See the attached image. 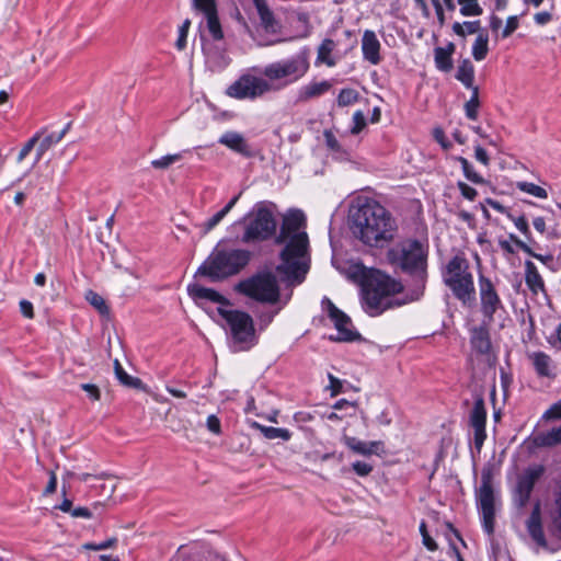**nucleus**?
Listing matches in <instances>:
<instances>
[{
  "label": "nucleus",
  "mask_w": 561,
  "mask_h": 561,
  "mask_svg": "<svg viewBox=\"0 0 561 561\" xmlns=\"http://www.w3.org/2000/svg\"><path fill=\"white\" fill-rule=\"evenodd\" d=\"M276 206L271 202H259L236 225H243L240 242L256 244L274 239L283 244L280 263L275 271L290 286L300 285L310 268L309 238L306 232V217L301 210H289L283 216L279 231L275 216Z\"/></svg>",
  "instance_id": "obj_1"
},
{
  "label": "nucleus",
  "mask_w": 561,
  "mask_h": 561,
  "mask_svg": "<svg viewBox=\"0 0 561 561\" xmlns=\"http://www.w3.org/2000/svg\"><path fill=\"white\" fill-rule=\"evenodd\" d=\"M351 219L354 236L369 247L382 248L393 241L398 232L396 218L374 199L354 208Z\"/></svg>",
  "instance_id": "obj_2"
},
{
  "label": "nucleus",
  "mask_w": 561,
  "mask_h": 561,
  "mask_svg": "<svg viewBox=\"0 0 561 561\" xmlns=\"http://www.w3.org/2000/svg\"><path fill=\"white\" fill-rule=\"evenodd\" d=\"M427 244L416 239L403 240L387 251L388 262L413 278L415 286L413 299L423 295L427 279Z\"/></svg>",
  "instance_id": "obj_3"
},
{
  "label": "nucleus",
  "mask_w": 561,
  "mask_h": 561,
  "mask_svg": "<svg viewBox=\"0 0 561 561\" xmlns=\"http://www.w3.org/2000/svg\"><path fill=\"white\" fill-rule=\"evenodd\" d=\"M443 284L463 308L477 305V289L471 264L461 251L453 255L440 268Z\"/></svg>",
  "instance_id": "obj_4"
},
{
  "label": "nucleus",
  "mask_w": 561,
  "mask_h": 561,
  "mask_svg": "<svg viewBox=\"0 0 561 561\" xmlns=\"http://www.w3.org/2000/svg\"><path fill=\"white\" fill-rule=\"evenodd\" d=\"M403 285L391 276L376 271L370 274L363 285V309L370 317L380 316L388 309L401 306L403 302L396 298Z\"/></svg>",
  "instance_id": "obj_5"
},
{
  "label": "nucleus",
  "mask_w": 561,
  "mask_h": 561,
  "mask_svg": "<svg viewBox=\"0 0 561 561\" xmlns=\"http://www.w3.org/2000/svg\"><path fill=\"white\" fill-rule=\"evenodd\" d=\"M251 259V251L245 249H215L198 267L197 274L219 282L239 274Z\"/></svg>",
  "instance_id": "obj_6"
},
{
  "label": "nucleus",
  "mask_w": 561,
  "mask_h": 561,
  "mask_svg": "<svg viewBox=\"0 0 561 561\" xmlns=\"http://www.w3.org/2000/svg\"><path fill=\"white\" fill-rule=\"evenodd\" d=\"M234 291L261 304L275 305L280 298L276 275L270 270L254 273L234 285Z\"/></svg>",
  "instance_id": "obj_7"
},
{
  "label": "nucleus",
  "mask_w": 561,
  "mask_h": 561,
  "mask_svg": "<svg viewBox=\"0 0 561 561\" xmlns=\"http://www.w3.org/2000/svg\"><path fill=\"white\" fill-rule=\"evenodd\" d=\"M217 311L229 328L236 352L249 351L257 344L254 321L248 312L222 307H218Z\"/></svg>",
  "instance_id": "obj_8"
},
{
  "label": "nucleus",
  "mask_w": 561,
  "mask_h": 561,
  "mask_svg": "<svg viewBox=\"0 0 561 561\" xmlns=\"http://www.w3.org/2000/svg\"><path fill=\"white\" fill-rule=\"evenodd\" d=\"M478 310L485 324H492L496 317L506 313L505 305L493 280L480 273L478 276Z\"/></svg>",
  "instance_id": "obj_9"
},
{
  "label": "nucleus",
  "mask_w": 561,
  "mask_h": 561,
  "mask_svg": "<svg viewBox=\"0 0 561 561\" xmlns=\"http://www.w3.org/2000/svg\"><path fill=\"white\" fill-rule=\"evenodd\" d=\"M492 480L493 476L491 469H483L481 473V484L476 492L481 525L489 536L493 535L495 528V496Z\"/></svg>",
  "instance_id": "obj_10"
},
{
  "label": "nucleus",
  "mask_w": 561,
  "mask_h": 561,
  "mask_svg": "<svg viewBox=\"0 0 561 561\" xmlns=\"http://www.w3.org/2000/svg\"><path fill=\"white\" fill-rule=\"evenodd\" d=\"M308 69L307 55L300 53L288 59L267 65L262 73L271 81L284 80V83L288 84L304 77Z\"/></svg>",
  "instance_id": "obj_11"
},
{
  "label": "nucleus",
  "mask_w": 561,
  "mask_h": 561,
  "mask_svg": "<svg viewBox=\"0 0 561 561\" xmlns=\"http://www.w3.org/2000/svg\"><path fill=\"white\" fill-rule=\"evenodd\" d=\"M273 85L261 77L242 75L227 88V95L238 100H255L270 92Z\"/></svg>",
  "instance_id": "obj_12"
},
{
  "label": "nucleus",
  "mask_w": 561,
  "mask_h": 561,
  "mask_svg": "<svg viewBox=\"0 0 561 561\" xmlns=\"http://www.w3.org/2000/svg\"><path fill=\"white\" fill-rule=\"evenodd\" d=\"M545 473V467L540 463L528 466L516 480L513 490V502L517 508H524L531 496L535 484Z\"/></svg>",
  "instance_id": "obj_13"
},
{
  "label": "nucleus",
  "mask_w": 561,
  "mask_h": 561,
  "mask_svg": "<svg viewBox=\"0 0 561 561\" xmlns=\"http://www.w3.org/2000/svg\"><path fill=\"white\" fill-rule=\"evenodd\" d=\"M321 305L337 331L336 336H330L331 341L353 342L360 339V334L353 330L351 318L340 310L328 297H323Z\"/></svg>",
  "instance_id": "obj_14"
},
{
  "label": "nucleus",
  "mask_w": 561,
  "mask_h": 561,
  "mask_svg": "<svg viewBox=\"0 0 561 561\" xmlns=\"http://www.w3.org/2000/svg\"><path fill=\"white\" fill-rule=\"evenodd\" d=\"M469 423L470 426L473 428L474 446L478 449V451H480L486 438V409L482 396H477L474 398L473 407L469 414Z\"/></svg>",
  "instance_id": "obj_15"
},
{
  "label": "nucleus",
  "mask_w": 561,
  "mask_h": 561,
  "mask_svg": "<svg viewBox=\"0 0 561 561\" xmlns=\"http://www.w3.org/2000/svg\"><path fill=\"white\" fill-rule=\"evenodd\" d=\"M483 321L470 330L471 348L479 355L489 356L492 351V343L489 327Z\"/></svg>",
  "instance_id": "obj_16"
},
{
  "label": "nucleus",
  "mask_w": 561,
  "mask_h": 561,
  "mask_svg": "<svg viewBox=\"0 0 561 561\" xmlns=\"http://www.w3.org/2000/svg\"><path fill=\"white\" fill-rule=\"evenodd\" d=\"M218 142L244 158H253L255 156V150L240 133L227 131L220 136Z\"/></svg>",
  "instance_id": "obj_17"
},
{
  "label": "nucleus",
  "mask_w": 561,
  "mask_h": 561,
  "mask_svg": "<svg viewBox=\"0 0 561 561\" xmlns=\"http://www.w3.org/2000/svg\"><path fill=\"white\" fill-rule=\"evenodd\" d=\"M527 357L538 377L549 379H553L556 377L557 366L549 354L542 351H536L528 353Z\"/></svg>",
  "instance_id": "obj_18"
},
{
  "label": "nucleus",
  "mask_w": 561,
  "mask_h": 561,
  "mask_svg": "<svg viewBox=\"0 0 561 561\" xmlns=\"http://www.w3.org/2000/svg\"><path fill=\"white\" fill-rule=\"evenodd\" d=\"M526 528L531 539L540 547L546 549L548 542L543 533L542 520H541V506L539 502L533 507V511L526 520Z\"/></svg>",
  "instance_id": "obj_19"
},
{
  "label": "nucleus",
  "mask_w": 561,
  "mask_h": 561,
  "mask_svg": "<svg viewBox=\"0 0 561 561\" xmlns=\"http://www.w3.org/2000/svg\"><path fill=\"white\" fill-rule=\"evenodd\" d=\"M380 42L371 30H366L362 37L363 58L371 65H378L381 61Z\"/></svg>",
  "instance_id": "obj_20"
},
{
  "label": "nucleus",
  "mask_w": 561,
  "mask_h": 561,
  "mask_svg": "<svg viewBox=\"0 0 561 561\" xmlns=\"http://www.w3.org/2000/svg\"><path fill=\"white\" fill-rule=\"evenodd\" d=\"M187 291L190 296L196 301H210L219 304L220 307L230 306L231 302L228 298L213 288L204 287L199 284L188 285Z\"/></svg>",
  "instance_id": "obj_21"
},
{
  "label": "nucleus",
  "mask_w": 561,
  "mask_h": 561,
  "mask_svg": "<svg viewBox=\"0 0 561 561\" xmlns=\"http://www.w3.org/2000/svg\"><path fill=\"white\" fill-rule=\"evenodd\" d=\"M343 442L355 454L363 456L378 455L383 451V443L381 440L366 443L353 436H344Z\"/></svg>",
  "instance_id": "obj_22"
},
{
  "label": "nucleus",
  "mask_w": 561,
  "mask_h": 561,
  "mask_svg": "<svg viewBox=\"0 0 561 561\" xmlns=\"http://www.w3.org/2000/svg\"><path fill=\"white\" fill-rule=\"evenodd\" d=\"M456 46L449 42L445 47L437 46L434 48V62L437 70L449 72L454 67L453 55Z\"/></svg>",
  "instance_id": "obj_23"
},
{
  "label": "nucleus",
  "mask_w": 561,
  "mask_h": 561,
  "mask_svg": "<svg viewBox=\"0 0 561 561\" xmlns=\"http://www.w3.org/2000/svg\"><path fill=\"white\" fill-rule=\"evenodd\" d=\"M525 283L528 289L534 294L546 293V285L537 266L533 261H525Z\"/></svg>",
  "instance_id": "obj_24"
},
{
  "label": "nucleus",
  "mask_w": 561,
  "mask_h": 561,
  "mask_svg": "<svg viewBox=\"0 0 561 561\" xmlns=\"http://www.w3.org/2000/svg\"><path fill=\"white\" fill-rule=\"evenodd\" d=\"M531 444L537 448H551L561 445V426L531 436Z\"/></svg>",
  "instance_id": "obj_25"
},
{
  "label": "nucleus",
  "mask_w": 561,
  "mask_h": 561,
  "mask_svg": "<svg viewBox=\"0 0 561 561\" xmlns=\"http://www.w3.org/2000/svg\"><path fill=\"white\" fill-rule=\"evenodd\" d=\"M510 240L512 242H514L517 245V248H519L523 252H525L529 256L538 260L539 262L545 264L552 272H556L558 270V267L554 265V257L551 253L541 254V253L535 252L533 247L529 243L520 240L518 237H516L513 233L510 234Z\"/></svg>",
  "instance_id": "obj_26"
},
{
  "label": "nucleus",
  "mask_w": 561,
  "mask_h": 561,
  "mask_svg": "<svg viewBox=\"0 0 561 561\" xmlns=\"http://www.w3.org/2000/svg\"><path fill=\"white\" fill-rule=\"evenodd\" d=\"M332 88V83L328 80L321 82H310L299 90L298 100L301 102L318 98L329 92Z\"/></svg>",
  "instance_id": "obj_27"
},
{
  "label": "nucleus",
  "mask_w": 561,
  "mask_h": 561,
  "mask_svg": "<svg viewBox=\"0 0 561 561\" xmlns=\"http://www.w3.org/2000/svg\"><path fill=\"white\" fill-rule=\"evenodd\" d=\"M455 77L467 89L473 90L474 88H478L477 85H473L474 67H473L472 62L467 58L459 62Z\"/></svg>",
  "instance_id": "obj_28"
},
{
  "label": "nucleus",
  "mask_w": 561,
  "mask_h": 561,
  "mask_svg": "<svg viewBox=\"0 0 561 561\" xmlns=\"http://www.w3.org/2000/svg\"><path fill=\"white\" fill-rule=\"evenodd\" d=\"M335 48V42L331 38H325L322 41L320 46L318 47V54L316 64H324L328 67H333L336 65V60L331 56L332 51Z\"/></svg>",
  "instance_id": "obj_29"
},
{
  "label": "nucleus",
  "mask_w": 561,
  "mask_h": 561,
  "mask_svg": "<svg viewBox=\"0 0 561 561\" xmlns=\"http://www.w3.org/2000/svg\"><path fill=\"white\" fill-rule=\"evenodd\" d=\"M114 371H115L116 378L123 386L128 387V388H135V389L140 388V386L142 383L141 380L137 377H133V376L128 375L122 367L118 359L114 360Z\"/></svg>",
  "instance_id": "obj_30"
},
{
  "label": "nucleus",
  "mask_w": 561,
  "mask_h": 561,
  "mask_svg": "<svg viewBox=\"0 0 561 561\" xmlns=\"http://www.w3.org/2000/svg\"><path fill=\"white\" fill-rule=\"evenodd\" d=\"M238 199H239V195L232 197L229 201V203L221 210L217 211L207 221H205L204 231L208 232V231L213 230L227 216V214L234 207Z\"/></svg>",
  "instance_id": "obj_31"
},
{
  "label": "nucleus",
  "mask_w": 561,
  "mask_h": 561,
  "mask_svg": "<svg viewBox=\"0 0 561 561\" xmlns=\"http://www.w3.org/2000/svg\"><path fill=\"white\" fill-rule=\"evenodd\" d=\"M253 426L260 430L263 436L267 439L280 438L283 440H289L291 437V434L287 428L265 426L259 423H254Z\"/></svg>",
  "instance_id": "obj_32"
},
{
  "label": "nucleus",
  "mask_w": 561,
  "mask_h": 561,
  "mask_svg": "<svg viewBox=\"0 0 561 561\" xmlns=\"http://www.w3.org/2000/svg\"><path fill=\"white\" fill-rule=\"evenodd\" d=\"M489 53V37L485 33H479L472 45V57L477 61L483 60Z\"/></svg>",
  "instance_id": "obj_33"
},
{
  "label": "nucleus",
  "mask_w": 561,
  "mask_h": 561,
  "mask_svg": "<svg viewBox=\"0 0 561 561\" xmlns=\"http://www.w3.org/2000/svg\"><path fill=\"white\" fill-rule=\"evenodd\" d=\"M453 32L460 36L466 37L467 35L476 34L481 28L480 21H465L463 23L455 22L451 26Z\"/></svg>",
  "instance_id": "obj_34"
},
{
  "label": "nucleus",
  "mask_w": 561,
  "mask_h": 561,
  "mask_svg": "<svg viewBox=\"0 0 561 561\" xmlns=\"http://www.w3.org/2000/svg\"><path fill=\"white\" fill-rule=\"evenodd\" d=\"M206 19L207 30L214 41L224 38V32L219 22L218 12L204 15Z\"/></svg>",
  "instance_id": "obj_35"
},
{
  "label": "nucleus",
  "mask_w": 561,
  "mask_h": 561,
  "mask_svg": "<svg viewBox=\"0 0 561 561\" xmlns=\"http://www.w3.org/2000/svg\"><path fill=\"white\" fill-rule=\"evenodd\" d=\"M359 101V92L353 88H344L340 91L336 103L340 107L353 105Z\"/></svg>",
  "instance_id": "obj_36"
},
{
  "label": "nucleus",
  "mask_w": 561,
  "mask_h": 561,
  "mask_svg": "<svg viewBox=\"0 0 561 561\" xmlns=\"http://www.w3.org/2000/svg\"><path fill=\"white\" fill-rule=\"evenodd\" d=\"M460 5L459 12L462 16H479L483 13V9L479 0H457Z\"/></svg>",
  "instance_id": "obj_37"
},
{
  "label": "nucleus",
  "mask_w": 561,
  "mask_h": 561,
  "mask_svg": "<svg viewBox=\"0 0 561 561\" xmlns=\"http://www.w3.org/2000/svg\"><path fill=\"white\" fill-rule=\"evenodd\" d=\"M259 13L262 25L265 30H271L274 26L275 20L274 14L267 7L265 0L254 4Z\"/></svg>",
  "instance_id": "obj_38"
},
{
  "label": "nucleus",
  "mask_w": 561,
  "mask_h": 561,
  "mask_svg": "<svg viewBox=\"0 0 561 561\" xmlns=\"http://www.w3.org/2000/svg\"><path fill=\"white\" fill-rule=\"evenodd\" d=\"M187 152H190V150H183L182 152L167 154L159 159H154L151 161V167L157 170H165L173 163L180 161L183 158L184 153Z\"/></svg>",
  "instance_id": "obj_39"
},
{
  "label": "nucleus",
  "mask_w": 561,
  "mask_h": 561,
  "mask_svg": "<svg viewBox=\"0 0 561 561\" xmlns=\"http://www.w3.org/2000/svg\"><path fill=\"white\" fill-rule=\"evenodd\" d=\"M456 160L460 163L462 172L467 180L474 184H483L484 179L473 169L472 164L463 157H456Z\"/></svg>",
  "instance_id": "obj_40"
},
{
  "label": "nucleus",
  "mask_w": 561,
  "mask_h": 561,
  "mask_svg": "<svg viewBox=\"0 0 561 561\" xmlns=\"http://www.w3.org/2000/svg\"><path fill=\"white\" fill-rule=\"evenodd\" d=\"M471 92L470 99L465 104V113L469 119L476 121L478 118V110L480 107L479 88H474Z\"/></svg>",
  "instance_id": "obj_41"
},
{
  "label": "nucleus",
  "mask_w": 561,
  "mask_h": 561,
  "mask_svg": "<svg viewBox=\"0 0 561 561\" xmlns=\"http://www.w3.org/2000/svg\"><path fill=\"white\" fill-rule=\"evenodd\" d=\"M70 128V123H68L62 130L56 133H50L42 139V150H48L51 146L58 144L65 135L68 133Z\"/></svg>",
  "instance_id": "obj_42"
},
{
  "label": "nucleus",
  "mask_w": 561,
  "mask_h": 561,
  "mask_svg": "<svg viewBox=\"0 0 561 561\" xmlns=\"http://www.w3.org/2000/svg\"><path fill=\"white\" fill-rule=\"evenodd\" d=\"M517 187L522 191V192H525L527 194H530L535 197H538V198H547L548 196V193L547 191L535 184V183H530V182H518L517 183Z\"/></svg>",
  "instance_id": "obj_43"
},
{
  "label": "nucleus",
  "mask_w": 561,
  "mask_h": 561,
  "mask_svg": "<svg viewBox=\"0 0 561 561\" xmlns=\"http://www.w3.org/2000/svg\"><path fill=\"white\" fill-rule=\"evenodd\" d=\"M87 300L101 314L108 313V307L104 298L93 290H89L85 296Z\"/></svg>",
  "instance_id": "obj_44"
},
{
  "label": "nucleus",
  "mask_w": 561,
  "mask_h": 561,
  "mask_svg": "<svg viewBox=\"0 0 561 561\" xmlns=\"http://www.w3.org/2000/svg\"><path fill=\"white\" fill-rule=\"evenodd\" d=\"M510 218L514 222L515 227L527 238L529 244L533 243L531 232L526 217L524 215H520L517 217L510 216Z\"/></svg>",
  "instance_id": "obj_45"
},
{
  "label": "nucleus",
  "mask_w": 561,
  "mask_h": 561,
  "mask_svg": "<svg viewBox=\"0 0 561 561\" xmlns=\"http://www.w3.org/2000/svg\"><path fill=\"white\" fill-rule=\"evenodd\" d=\"M196 10L201 11L204 15L217 12L215 0H193Z\"/></svg>",
  "instance_id": "obj_46"
},
{
  "label": "nucleus",
  "mask_w": 561,
  "mask_h": 561,
  "mask_svg": "<svg viewBox=\"0 0 561 561\" xmlns=\"http://www.w3.org/2000/svg\"><path fill=\"white\" fill-rule=\"evenodd\" d=\"M327 147L335 153H344L342 146L331 130H324L323 133Z\"/></svg>",
  "instance_id": "obj_47"
},
{
  "label": "nucleus",
  "mask_w": 561,
  "mask_h": 561,
  "mask_svg": "<svg viewBox=\"0 0 561 561\" xmlns=\"http://www.w3.org/2000/svg\"><path fill=\"white\" fill-rule=\"evenodd\" d=\"M190 26H191V21L188 19H186L179 28V36L175 42V46L179 50H182L186 47V38H187V33H188Z\"/></svg>",
  "instance_id": "obj_48"
},
{
  "label": "nucleus",
  "mask_w": 561,
  "mask_h": 561,
  "mask_svg": "<svg viewBox=\"0 0 561 561\" xmlns=\"http://www.w3.org/2000/svg\"><path fill=\"white\" fill-rule=\"evenodd\" d=\"M366 126V118L362 111H356L353 114V126L351 128V133L353 135L359 134Z\"/></svg>",
  "instance_id": "obj_49"
},
{
  "label": "nucleus",
  "mask_w": 561,
  "mask_h": 561,
  "mask_svg": "<svg viewBox=\"0 0 561 561\" xmlns=\"http://www.w3.org/2000/svg\"><path fill=\"white\" fill-rule=\"evenodd\" d=\"M546 421L561 420V399L553 403L543 414Z\"/></svg>",
  "instance_id": "obj_50"
},
{
  "label": "nucleus",
  "mask_w": 561,
  "mask_h": 561,
  "mask_svg": "<svg viewBox=\"0 0 561 561\" xmlns=\"http://www.w3.org/2000/svg\"><path fill=\"white\" fill-rule=\"evenodd\" d=\"M38 139L39 134H36L25 142L18 154V162H22L30 154Z\"/></svg>",
  "instance_id": "obj_51"
},
{
  "label": "nucleus",
  "mask_w": 561,
  "mask_h": 561,
  "mask_svg": "<svg viewBox=\"0 0 561 561\" xmlns=\"http://www.w3.org/2000/svg\"><path fill=\"white\" fill-rule=\"evenodd\" d=\"M519 25L518 16L517 15H511L506 20V24L502 31V37L507 38L511 36Z\"/></svg>",
  "instance_id": "obj_52"
},
{
  "label": "nucleus",
  "mask_w": 561,
  "mask_h": 561,
  "mask_svg": "<svg viewBox=\"0 0 561 561\" xmlns=\"http://www.w3.org/2000/svg\"><path fill=\"white\" fill-rule=\"evenodd\" d=\"M457 187L459 188L462 197L470 202H473L478 196V191L462 181L457 183Z\"/></svg>",
  "instance_id": "obj_53"
},
{
  "label": "nucleus",
  "mask_w": 561,
  "mask_h": 561,
  "mask_svg": "<svg viewBox=\"0 0 561 561\" xmlns=\"http://www.w3.org/2000/svg\"><path fill=\"white\" fill-rule=\"evenodd\" d=\"M116 542H117L116 538H110L100 543H92V542L84 543L83 548L87 550L99 551V550H105V549L112 548L116 545Z\"/></svg>",
  "instance_id": "obj_54"
},
{
  "label": "nucleus",
  "mask_w": 561,
  "mask_h": 561,
  "mask_svg": "<svg viewBox=\"0 0 561 561\" xmlns=\"http://www.w3.org/2000/svg\"><path fill=\"white\" fill-rule=\"evenodd\" d=\"M420 533L422 535L424 546L431 551L436 550L437 545L434 541V539L428 535L426 524L424 522H422L420 525Z\"/></svg>",
  "instance_id": "obj_55"
},
{
  "label": "nucleus",
  "mask_w": 561,
  "mask_h": 561,
  "mask_svg": "<svg viewBox=\"0 0 561 561\" xmlns=\"http://www.w3.org/2000/svg\"><path fill=\"white\" fill-rule=\"evenodd\" d=\"M80 388L85 391L92 401H99L101 399V391L94 383H82Z\"/></svg>",
  "instance_id": "obj_56"
},
{
  "label": "nucleus",
  "mask_w": 561,
  "mask_h": 561,
  "mask_svg": "<svg viewBox=\"0 0 561 561\" xmlns=\"http://www.w3.org/2000/svg\"><path fill=\"white\" fill-rule=\"evenodd\" d=\"M352 468L359 477H366L373 471V466L364 461H355Z\"/></svg>",
  "instance_id": "obj_57"
},
{
  "label": "nucleus",
  "mask_w": 561,
  "mask_h": 561,
  "mask_svg": "<svg viewBox=\"0 0 561 561\" xmlns=\"http://www.w3.org/2000/svg\"><path fill=\"white\" fill-rule=\"evenodd\" d=\"M206 426L209 432H211L216 435H219L221 433L220 420L215 414H210L207 417Z\"/></svg>",
  "instance_id": "obj_58"
},
{
  "label": "nucleus",
  "mask_w": 561,
  "mask_h": 561,
  "mask_svg": "<svg viewBox=\"0 0 561 561\" xmlns=\"http://www.w3.org/2000/svg\"><path fill=\"white\" fill-rule=\"evenodd\" d=\"M434 139L442 146L443 149L447 150L451 147V144L448 141L444 130L439 127L433 130Z\"/></svg>",
  "instance_id": "obj_59"
},
{
  "label": "nucleus",
  "mask_w": 561,
  "mask_h": 561,
  "mask_svg": "<svg viewBox=\"0 0 561 561\" xmlns=\"http://www.w3.org/2000/svg\"><path fill=\"white\" fill-rule=\"evenodd\" d=\"M20 311L27 319H33L34 318L33 305H32L31 301H28L26 299H22L20 301Z\"/></svg>",
  "instance_id": "obj_60"
},
{
  "label": "nucleus",
  "mask_w": 561,
  "mask_h": 561,
  "mask_svg": "<svg viewBox=\"0 0 561 561\" xmlns=\"http://www.w3.org/2000/svg\"><path fill=\"white\" fill-rule=\"evenodd\" d=\"M474 158L485 167L490 164L489 154L481 146L474 147Z\"/></svg>",
  "instance_id": "obj_61"
},
{
  "label": "nucleus",
  "mask_w": 561,
  "mask_h": 561,
  "mask_svg": "<svg viewBox=\"0 0 561 561\" xmlns=\"http://www.w3.org/2000/svg\"><path fill=\"white\" fill-rule=\"evenodd\" d=\"M329 380H330V389H331L332 396H336V394L341 393L342 392V381L331 374L329 375Z\"/></svg>",
  "instance_id": "obj_62"
},
{
  "label": "nucleus",
  "mask_w": 561,
  "mask_h": 561,
  "mask_svg": "<svg viewBox=\"0 0 561 561\" xmlns=\"http://www.w3.org/2000/svg\"><path fill=\"white\" fill-rule=\"evenodd\" d=\"M432 3L434 5L439 26H444L445 13H444L443 5L440 4L439 0H432Z\"/></svg>",
  "instance_id": "obj_63"
},
{
  "label": "nucleus",
  "mask_w": 561,
  "mask_h": 561,
  "mask_svg": "<svg viewBox=\"0 0 561 561\" xmlns=\"http://www.w3.org/2000/svg\"><path fill=\"white\" fill-rule=\"evenodd\" d=\"M548 342L553 347H561V323L558 324V327L556 328L554 334L549 337Z\"/></svg>",
  "instance_id": "obj_64"
}]
</instances>
